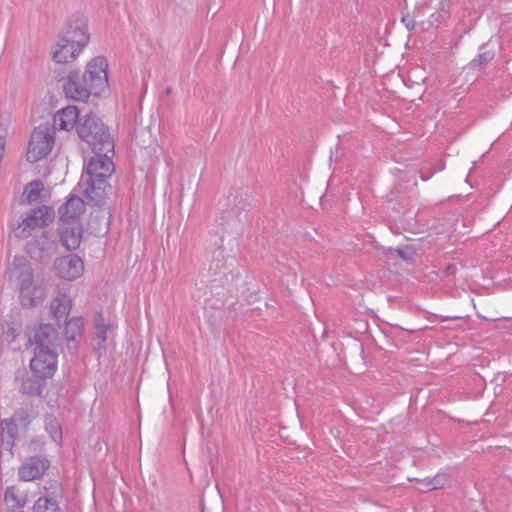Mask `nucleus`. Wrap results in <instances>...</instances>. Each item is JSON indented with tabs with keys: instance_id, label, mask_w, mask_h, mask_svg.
<instances>
[{
	"instance_id": "37",
	"label": "nucleus",
	"mask_w": 512,
	"mask_h": 512,
	"mask_svg": "<svg viewBox=\"0 0 512 512\" xmlns=\"http://www.w3.org/2000/svg\"><path fill=\"white\" fill-rule=\"evenodd\" d=\"M427 482H428V480H423V481H420V484L423 485V488L428 490V487L426 486Z\"/></svg>"
},
{
	"instance_id": "21",
	"label": "nucleus",
	"mask_w": 512,
	"mask_h": 512,
	"mask_svg": "<svg viewBox=\"0 0 512 512\" xmlns=\"http://www.w3.org/2000/svg\"><path fill=\"white\" fill-rule=\"evenodd\" d=\"M43 389L44 383L39 377H30L22 381L19 391L28 396H41Z\"/></svg>"
},
{
	"instance_id": "20",
	"label": "nucleus",
	"mask_w": 512,
	"mask_h": 512,
	"mask_svg": "<svg viewBox=\"0 0 512 512\" xmlns=\"http://www.w3.org/2000/svg\"><path fill=\"white\" fill-rule=\"evenodd\" d=\"M84 320L81 317H74L66 322L65 337L70 348H76V344L82 337Z\"/></svg>"
},
{
	"instance_id": "16",
	"label": "nucleus",
	"mask_w": 512,
	"mask_h": 512,
	"mask_svg": "<svg viewBox=\"0 0 512 512\" xmlns=\"http://www.w3.org/2000/svg\"><path fill=\"white\" fill-rule=\"evenodd\" d=\"M84 210V202L80 197H70L59 209L63 222H74Z\"/></svg>"
},
{
	"instance_id": "10",
	"label": "nucleus",
	"mask_w": 512,
	"mask_h": 512,
	"mask_svg": "<svg viewBox=\"0 0 512 512\" xmlns=\"http://www.w3.org/2000/svg\"><path fill=\"white\" fill-rule=\"evenodd\" d=\"M49 465L50 463L45 457H30L20 466L19 477L23 481L38 479L43 476Z\"/></svg>"
},
{
	"instance_id": "14",
	"label": "nucleus",
	"mask_w": 512,
	"mask_h": 512,
	"mask_svg": "<svg viewBox=\"0 0 512 512\" xmlns=\"http://www.w3.org/2000/svg\"><path fill=\"white\" fill-rule=\"evenodd\" d=\"M110 212L107 208H98L90 214L88 228L95 235H104L108 232Z\"/></svg>"
},
{
	"instance_id": "23",
	"label": "nucleus",
	"mask_w": 512,
	"mask_h": 512,
	"mask_svg": "<svg viewBox=\"0 0 512 512\" xmlns=\"http://www.w3.org/2000/svg\"><path fill=\"white\" fill-rule=\"evenodd\" d=\"M2 439H6L7 443L12 445L17 433V424L14 419H4L1 421Z\"/></svg>"
},
{
	"instance_id": "12",
	"label": "nucleus",
	"mask_w": 512,
	"mask_h": 512,
	"mask_svg": "<svg viewBox=\"0 0 512 512\" xmlns=\"http://www.w3.org/2000/svg\"><path fill=\"white\" fill-rule=\"evenodd\" d=\"M82 234V227L76 222H64L59 227L60 241L67 250H75L79 247Z\"/></svg>"
},
{
	"instance_id": "11",
	"label": "nucleus",
	"mask_w": 512,
	"mask_h": 512,
	"mask_svg": "<svg viewBox=\"0 0 512 512\" xmlns=\"http://www.w3.org/2000/svg\"><path fill=\"white\" fill-rule=\"evenodd\" d=\"M61 38L66 43L72 44L74 48H79V51H81L89 41L86 21L80 19L74 24H70Z\"/></svg>"
},
{
	"instance_id": "32",
	"label": "nucleus",
	"mask_w": 512,
	"mask_h": 512,
	"mask_svg": "<svg viewBox=\"0 0 512 512\" xmlns=\"http://www.w3.org/2000/svg\"><path fill=\"white\" fill-rule=\"evenodd\" d=\"M444 13L445 12L442 11V12H439V13L432 14L431 15L430 24L431 25H435V24L440 23V18L444 17Z\"/></svg>"
},
{
	"instance_id": "4",
	"label": "nucleus",
	"mask_w": 512,
	"mask_h": 512,
	"mask_svg": "<svg viewBox=\"0 0 512 512\" xmlns=\"http://www.w3.org/2000/svg\"><path fill=\"white\" fill-rule=\"evenodd\" d=\"M55 142L54 128L48 124H42L32 132L28 151L27 160L35 163L46 157L52 150Z\"/></svg>"
},
{
	"instance_id": "9",
	"label": "nucleus",
	"mask_w": 512,
	"mask_h": 512,
	"mask_svg": "<svg viewBox=\"0 0 512 512\" xmlns=\"http://www.w3.org/2000/svg\"><path fill=\"white\" fill-rule=\"evenodd\" d=\"M58 331L51 324H41L35 329L32 336L29 337L31 345L36 350H57Z\"/></svg>"
},
{
	"instance_id": "6",
	"label": "nucleus",
	"mask_w": 512,
	"mask_h": 512,
	"mask_svg": "<svg viewBox=\"0 0 512 512\" xmlns=\"http://www.w3.org/2000/svg\"><path fill=\"white\" fill-rule=\"evenodd\" d=\"M5 274L8 280L15 284L17 290L37 285L34 278V270L30 262L23 256H15L8 263Z\"/></svg>"
},
{
	"instance_id": "26",
	"label": "nucleus",
	"mask_w": 512,
	"mask_h": 512,
	"mask_svg": "<svg viewBox=\"0 0 512 512\" xmlns=\"http://www.w3.org/2000/svg\"><path fill=\"white\" fill-rule=\"evenodd\" d=\"M5 501L11 504L13 507H22L25 505L23 497L17 494V490L14 487H8L5 492Z\"/></svg>"
},
{
	"instance_id": "2",
	"label": "nucleus",
	"mask_w": 512,
	"mask_h": 512,
	"mask_svg": "<svg viewBox=\"0 0 512 512\" xmlns=\"http://www.w3.org/2000/svg\"><path fill=\"white\" fill-rule=\"evenodd\" d=\"M95 155L91 157L85 166V174L82 175V183L85 185L84 193L87 199L99 204L105 197L108 187L107 178L114 172L112 162L113 151H93Z\"/></svg>"
},
{
	"instance_id": "25",
	"label": "nucleus",
	"mask_w": 512,
	"mask_h": 512,
	"mask_svg": "<svg viewBox=\"0 0 512 512\" xmlns=\"http://www.w3.org/2000/svg\"><path fill=\"white\" fill-rule=\"evenodd\" d=\"M493 58H494L493 52H490V51L482 52L469 63L468 67L470 69H481L486 64H488Z\"/></svg>"
},
{
	"instance_id": "18",
	"label": "nucleus",
	"mask_w": 512,
	"mask_h": 512,
	"mask_svg": "<svg viewBox=\"0 0 512 512\" xmlns=\"http://www.w3.org/2000/svg\"><path fill=\"white\" fill-rule=\"evenodd\" d=\"M50 493H47L45 496L40 497L34 504L33 511L34 512H62L59 508L58 502L55 499V495L57 494V490H59L58 484L51 486Z\"/></svg>"
},
{
	"instance_id": "22",
	"label": "nucleus",
	"mask_w": 512,
	"mask_h": 512,
	"mask_svg": "<svg viewBox=\"0 0 512 512\" xmlns=\"http://www.w3.org/2000/svg\"><path fill=\"white\" fill-rule=\"evenodd\" d=\"M45 430L50 435L51 439L57 443L62 440V430L59 421L53 415H46L45 417Z\"/></svg>"
},
{
	"instance_id": "5",
	"label": "nucleus",
	"mask_w": 512,
	"mask_h": 512,
	"mask_svg": "<svg viewBox=\"0 0 512 512\" xmlns=\"http://www.w3.org/2000/svg\"><path fill=\"white\" fill-rule=\"evenodd\" d=\"M54 219V211L47 206H40L29 210L21 223L14 229V235L20 239H26L36 229L48 226Z\"/></svg>"
},
{
	"instance_id": "8",
	"label": "nucleus",
	"mask_w": 512,
	"mask_h": 512,
	"mask_svg": "<svg viewBox=\"0 0 512 512\" xmlns=\"http://www.w3.org/2000/svg\"><path fill=\"white\" fill-rule=\"evenodd\" d=\"M53 269L59 278L72 281L82 275L84 271V263L79 256L70 254L55 259Z\"/></svg>"
},
{
	"instance_id": "33",
	"label": "nucleus",
	"mask_w": 512,
	"mask_h": 512,
	"mask_svg": "<svg viewBox=\"0 0 512 512\" xmlns=\"http://www.w3.org/2000/svg\"><path fill=\"white\" fill-rule=\"evenodd\" d=\"M98 324H105L104 323V319H103V316L101 313H98L97 316H96V319H95V326H96V329H98Z\"/></svg>"
},
{
	"instance_id": "1",
	"label": "nucleus",
	"mask_w": 512,
	"mask_h": 512,
	"mask_svg": "<svg viewBox=\"0 0 512 512\" xmlns=\"http://www.w3.org/2000/svg\"><path fill=\"white\" fill-rule=\"evenodd\" d=\"M108 62L102 56L91 59L83 73L72 70L63 85L66 97L86 101L90 95H99L108 87Z\"/></svg>"
},
{
	"instance_id": "15",
	"label": "nucleus",
	"mask_w": 512,
	"mask_h": 512,
	"mask_svg": "<svg viewBox=\"0 0 512 512\" xmlns=\"http://www.w3.org/2000/svg\"><path fill=\"white\" fill-rule=\"evenodd\" d=\"M18 294L20 304L24 308L36 307L45 297L44 288L38 284L31 288L18 290Z\"/></svg>"
},
{
	"instance_id": "13",
	"label": "nucleus",
	"mask_w": 512,
	"mask_h": 512,
	"mask_svg": "<svg viewBox=\"0 0 512 512\" xmlns=\"http://www.w3.org/2000/svg\"><path fill=\"white\" fill-rule=\"evenodd\" d=\"M79 111L75 106H67L66 108L58 111L54 115V123L51 128L60 129V130H70L79 121Z\"/></svg>"
},
{
	"instance_id": "28",
	"label": "nucleus",
	"mask_w": 512,
	"mask_h": 512,
	"mask_svg": "<svg viewBox=\"0 0 512 512\" xmlns=\"http://www.w3.org/2000/svg\"><path fill=\"white\" fill-rule=\"evenodd\" d=\"M12 419H14L15 422H19L22 425L27 426L30 423L31 416L26 409L20 408L15 412Z\"/></svg>"
},
{
	"instance_id": "17",
	"label": "nucleus",
	"mask_w": 512,
	"mask_h": 512,
	"mask_svg": "<svg viewBox=\"0 0 512 512\" xmlns=\"http://www.w3.org/2000/svg\"><path fill=\"white\" fill-rule=\"evenodd\" d=\"M71 307L72 300L65 290L59 291L50 305L51 312L57 320H61L62 318L66 319L70 313Z\"/></svg>"
},
{
	"instance_id": "3",
	"label": "nucleus",
	"mask_w": 512,
	"mask_h": 512,
	"mask_svg": "<svg viewBox=\"0 0 512 512\" xmlns=\"http://www.w3.org/2000/svg\"><path fill=\"white\" fill-rule=\"evenodd\" d=\"M78 136L86 142L92 151H113L114 141L108 128L100 118L92 113L81 117L76 125Z\"/></svg>"
},
{
	"instance_id": "31",
	"label": "nucleus",
	"mask_w": 512,
	"mask_h": 512,
	"mask_svg": "<svg viewBox=\"0 0 512 512\" xmlns=\"http://www.w3.org/2000/svg\"><path fill=\"white\" fill-rule=\"evenodd\" d=\"M401 21L408 30H413L416 26L415 16L410 15L409 13L405 14Z\"/></svg>"
},
{
	"instance_id": "7",
	"label": "nucleus",
	"mask_w": 512,
	"mask_h": 512,
	"mask_svg": "<svg viewBox=\"0 0 512 512\" xmlns=\"http://www.w3.org/2000/svg\"><path fill=\"white\" fill-rule=\"evenodd\" d=\"M57 350H36L30 361L31 370L39 378L52 377L57 369Z\"/></svg>"
},
{
	"instance_id": "36",
	"label": "nucleus",
	"mask_w": 512,
	"mask_h": 512,
	"mask_svg": "<svg viewBox=\"0 0 512 512\" xmlns=\"http://www.w3.org/2000/svg\"><path fill=\"white\" fill-rule=\"evenodd\" d=\"M430 177H431V174H428V175H426V176H425V175H421V179H422L423 181L428 180Z\"/></svg>"
},
{
	"instance_id": "34",
	"label": "nucleus",
	"mask_w": 512,
	"mask_h": 512,
	"mask_svg": "<svg viewBox=\"0 0 512 512\" xmlns=\"http://www.w3.org/2000/svg\"><path fill=\"white\" fill-rule=\"evenodd\" d=\"M456 271V267L453 266V265H448L445 269V274L446 275H453Z\"/></svg>"
},
{
	"instance_id": "19",
	"label": "nucleus",
	"mask_w": 512,
	"mask_h": 512,
	"mask_svg": "<svg viewBox=\"0 0 512 512\" xmlns=\"http://www.w3.org/2000/svg\"><path fill=\"white\" fill-rule=\"evenodd\" d=\"M79 53V48H74L72 44L60 38L53 52V59L57 63H69L75 60Z\"/></svg>"
},
{
	"instance_id": "24",
	"label": "nucleus",
	"mask_w": 512,
	"mask_h": 512,
	"mask_svg": "<svg viewBox=\"0 0 512 512\" xmlns=\"http://www.w3.org/2000/svg\"><path fill=\"white\" fill-rule=\"evenodd\" d=\"M43 183L40 180H34L26 185L24 193L28 203H32L38 200L40 192L43 190Z\"/></svg>"
},
{
	"instance_id": "35",
	"label": "nucleus",
	"mask_w": 512,
	"mask_h": 512,
	"mask_svg": "<svg viewBox=\"0 0 512 512\" xmlns=\"http://www.w3.org/2000/svg\"><path fill=\"white\" fill-rule=\"evenodd\" d=\"M5 142L4 139L0 138V160L3 158Z\"/></svg>"
},
{
	"instance_id": "30",
	"label": "nucleus",
	"mask_w": 512,
	"mask_h": 512,
	"mask_svg": "<svg viewBox=\"0 0 512 512\" xmlns=\"http://www.w3.org/2000/svg\"><path fill=\"white\" fill-rule=\"evenodd\" d=\"M110 328V325L106 324H98L97 330V339L99 347H103L104 343L107 339V330Z\"/></svg>"
},
{
	"instance_id": "29",
	"label": "nucleus",
	"mask_w": 512,
	"mask_h": 512,
	"mask_svg": "<svg viewBox=\"0 0 512 512\" xmlns=\"http://www.w3.org/2000/svg\"><path fill=\"white\" fill-rule=\"evenodd\" d=\"M390 253H396L399 257H401L405 261H412L415 255V252L409 248H399V249H389Z\"/></svg>"
},
{
	"instance_id": "27",
	"label": "nucleus",
	"mask_w": 512,
	"mask_h": 512,
	"mask_svg": "<svg viewBox=\"0 0 512 512\" xmlns=\"http://www.w3.org/2000/svg\"><path fill=\"white\" fill-rule=\"evenodd\" d=\"M447 482V474H437L432 479H428L426 486L428 487V490L440 489L443 488Z\"/></svg>"
}]
</instances>
